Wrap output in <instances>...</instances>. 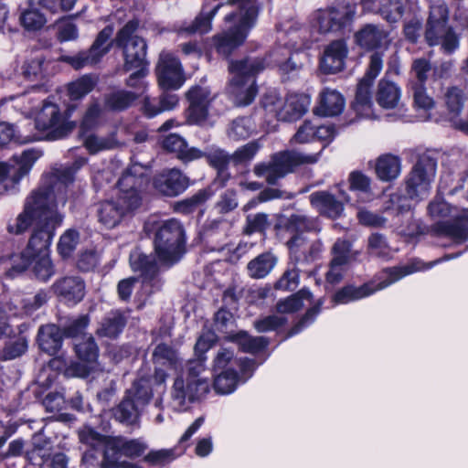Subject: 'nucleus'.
<instances>
[{"mask_svg": "<svg viewBox=\"0 0 468 468\" xmlns=\"http://www.w3.org/2000/svg\"><path fill=\"white\" fill-rule=\"evenodd\" d=\"M87 161V158L80 157L70 166L54 168L45 183L27 197L23 212L8 225L7 229L10 233L21 234L35 223L34 230L24 250L0 259V266L6 277L15 278L28 268L42 282L48 281L55 274L48 248L56 229L63 220L58 207L65 206L67 188L73 182L75 173Z\"/></svg>", "mask_w": 468, "mask_h": 468, "instance_id": "1", "label": "nucleus"}, {"mask_svg": "<svg viewBox=\"0 0 468 468\" xmlns=\"http://www.w3.org/2000/svg\"><path fill=\"white\" fill-rule=\"evenodd\" d=\"M148 182L145 168L141 165H133L118 181L120 194L115 200L105 201L99 205L98 220L106 229L116 227L122 218L141 205L140 190Z\"/></svg>", "mask_w": 468, "mask_h": 468, "instance_id": "2", "label": "nucleus"}, {"mask_svg": "<svg viewBox=\"0 0 468 468\" xmlns=\"http://www.w3.org/2000/svg\"><path fill=\"white\" fill-rule=\"evenodd\" d=\"M274 52L282 61H286L291 55L287 48H274L266 58H246L239 60H230L229 70L231 75L229 80V93L237 106H247L250 104L258 92L255 81V76L262 71L266 67L273 65L276 67Z\"/></svg>", "mask_w": 468, "mask_h": 468, "instance_id": "3", "label": "nucleus"}, {"mask_svg": "<svg viewBox=\"0 0 468 468\" xmlns=\"http://www.w3.org/2000/svg\"><path fill=\"white\" fill-rule=\"evenodd\" d=\"M229 3L237 5L238 9L225 16V21L232 25L212 38L217 52L226 58L244 43L249 32L255 27L260 12L257 0H229Z\"/></svg>", "mask_w": 468, "mask_h": 468, "instance_id": "4", "label": "nucleus"}, {"mask_svg": "<svg viewBox=\"0 0 468 468\" xmlns=\"http://www.w3.org/2000/svg\"><path fill=\"white\" fill-rule=\"evenodd\" d=\"M455 255H447L443 258L430 261L428 263L422 261L421 260L414 259L407 265L386 269L380 273L378 282L374 280L359 287H355L352 285L346 286L335 294L334 301L335 303L345 304L352 301L362 299L373 294L378 291L387 288L406 275L416 271L429 270L434 265L443 261L453 259Z\"/></svg>", "mask_w": 468, "mask_h": 468, "instance_id": "5", "label": "nucleus"}, {"mask_svg": "<svg viewBox=\"0 0 468 468\" xmlns=\"http://www.w3.org/2000/svg\"><path fill=\"white\" fill-rule=\"evenodd\" d=\"M324 148V145L316 154L291 150L275 153L269 162L255 165L253 172L259 177H265L268 184L274 185L279 179L292 173L296 166L317 163Z\"/></svg>", "mask_w": 468, "mask_h": 468, "instance_id": "6", "label": "nucleus"}, {"mask_svg": "<svg viewBox=\"0 0 468 468\" xmlns=\"http://www.w3.org/2000/svg\"><path fill=\"white\" fill-rule=\"evenodd\" d=\"M185 233L176 218L162 221L154 235V250L161 263L171 266L184 254Z\"/></svg>", "mask_w": 468, "mask_h": 468, "instance_id": "7", "label": "nucleus"}, {"mask_svg": "<svg viewBox=\"0 0 468 468\" xmlns=\"http://www.w3.org/2000/svg\"><path fill=\"white\" fill-rule=\"evenodd\" d=\"M356 14L355 3L349 0H336L331 5L314 11L310 23L321 34H336L353 23Z\"/></svg>", "mask_w": 468, "mask_h": 468, "instance_id": "8", "label": "nucleus"}, {"mask_svg": "<svg viewBox=\"0 0 468 468\" xmlns=\"http://www.w3.org/2000/svg\"><path fill=\"white\" fill-rule=\"evenodd\" d=\"M42 102V107L39 111L37 110L35 113L36 132L24 135V143L60 139L70 130L69 125L66 123L65 117L57 104L46 101L45 100H43Z\"/></svg>", "mask_w": 468, "mask_h": 468, "instance_id": "9", "label": "nucleus"}, {"mask_svg": "<svg viewBox=\"0 0 468 468\" xmlns=\"http://www.w3.org/2000/svg\"><path fill=\"white\" fill-rule=\"evenodd\" d=\"M448 10L443 4L431 6L425 30V40L429 46L441 45V49L451 54L459 47V39L448 26Z\"/></svg>", "mask_w": 468, "mask_h": 468, "instance_id": "10", "label": "nucleus"}, {"mask_svg": "<svg viewBox=\"0 0 468 468\" xmlns=\"http://www.w3.org/2000/svg\"><path fill=\"white\" fill-rule=\"evenodd\" d=\"M437 161L429 154H420L406 177V193L415 202L428 197L435 179Z\"/></svg>", "mask_w": 468, "mask_h": 468, "instance_id": "11", "label": "nucleus"}, {"mask_svg": "<svg viewBox=\"0 0 468 468\" xmlns=\"http://www.w3.org/2000/svg\"><path fill=\"white\" fill-rule=\"evenodd\" d=\"M137 28L138 22L131 20L118 31L114 38L116 46L122 49L125 71L147 66V45L143 37L135 35Z\"/></svg>", "mask_w": 468, "mask_h": 468, "instance_id": "12", "label": "nucleus"}, {"mask_svg": "<svg viewBox=\"0 0 468 468\" xmlns=\"http://www.w3.org/2000/svg\"><path fill=\"white\" fill-rule=\"evenodd\" d=\"M310 104V96L303 93H292L283 99L275 90H271L266 93L262 99V106L265 111L283 122H293L300 119L307 112Z\"/></svg>", "mask_w": 468, "mask_h": 468, "instance_id": "13", "label": "nucleus"}, {"mask_svg": "<svg viewBox=\"0 0 468 468\" xmlns=\"http://www.w3.org/2000/svg\"><path fill=\"white\" fill-rule=\"evenodd\" d=\"M383 68L381 54L376 52L370 56L368 68L365 76L357 84L355 100L352 103L353 110L361 117L374 119L377 115L373 110L370 88L374 80L379 75Z\"/></svg>", "mask_w": 468, "mask_h": 468, "instance_id": "14", "label": "nucleus"}, {"mask_svg": "<svg viewBox=\"0 0 468 468\" xmlns=\"http://www.w3.org/2000/svg\"><path fill=\"white\" fill-rule=\"evenodd\" d=\"M40 156V151L28 149L8 162L0 163V192L15 189Z\"/></svg>", "mask_w": 468, "mask_h": 468, "instance_id": "15", "label": "nucleus"}, {"mask_svg": "<svg viewBox=\"0 0 468 468\" xmlns=\"http://www.w3.org/2000/svg\"><path fill=\"white\" fill-rule=\"evenodd\" d=\"M209 391L206 378L176 377L170 391L171 405L174 410H186L189 405L205 396Z\"/></svg>", "mask_w": 468, "mask_h": 468, "instance_id": "16", "label": "nucleus"}, {"mask_svg": "<svg viewBox=\"0 0 468 468\" xmlns=\"http://www.w3.org/2000/svg\"><path fill=\"white\" fill-rule=\"evenodd\" d=\"M189 103L186 110V121L189 124L203 126L207 123L208 112L215 96L208 86L196 84L189 88L186 93Z\"/></svg>", "mask_w": 468, "mask_h": 468, "instance_id": "17", "label": "nucleus"}, {"mask_svg": "<svg viewBox=\"0 0 468 468\" xmlns=\"http://www.w3.org/2000/svg\"><path fill=\"white\" fill-rule=\"evenodd\" d=\"M156 74L160 87L165 90H177L185 82L181 62L168 52L160 54Z\"/></svg>", "mask_w": 468, "mask_h": 468, "instance_id": "18", "label": "nucleus"}, {"mask_svg": "<svg viewBox=\"0 0 468 468\" xmlns=\"http://www.w3.org/2000/svg\"><path fill=\"white\" fill-rule=\"evenodd\" d=\"M188 185V177L176 168L165 170L154 178V188L166 197H176L182 194Z\"/></svg>", "mask_w": 468, "mask_h": 468, "instance_id": "19", "label": "nucleus"}, {"mask_svg": "<svg viewBox=\"0 0 468 468\" xmlns=\"http://www.w3.org/2000/svg\"><path fill=\"white\" fill-rule=\"evenodd\" d=\"M48 299V293L45 291H39L34 296L21 298L20 295H15L10 302L5 304L0 303V306L5 311V323L9 316H17L25 314L32 313L33 311L40 308L47 303Z\"/></svg>", "mask_w": 468, "mask_h": 468, "instance_id": "20", "label": "nucleus"}, {"mask_svg": "<svg viewBox=\"0 0 468 468\" xmlns=\"http://www.w3.org/2000/svg\"><path fill=\"white\" fill-rule=\"evenodd\" d=\"M256 366L252 359L238 358L229 348H220L214 358V370L221 372L225 369L239 370L242 376L250 378Z\"/></svg>", "mask_w": 468, "mask_h": 468, "instance_id": "21", "label": "nucleus"}, {"mask_svg": "<svg viewBox=\"0 0 468 468\" xmlns=\"http://www.w3.org/2000/svg\"><path fill=\"white\" fill-rule=\"evenodd\" d=\"M52 287L55 293L60 298V301L70 305L80 303L85 295V283L78 276L61 278Z\"/></svg>", "mask_w": 468, "mask_h": 468, "instance_id": "22", "label": "nucleus"}, {"mask_svg": "<svg viewBox=\"0 0 468 468\" xmlns=\"http://www.w3.org/2000/svg\"><path fill=\"white\" fill-rule=\"evenodd\" d=\"M442 100L448 110L450 121L452 122L457 129L468 133V119L462 120L457 118L465 101L463 91L456 86L448 87L443 92Z\"/></svg>", "mask_w": 468, "mask_h": 468, "instance_id": "23", "label": "nucleus"}, {"mask_svg": "<svg viewBox=\"0 0 468 468\" xmlns=\"http://www.w3.org/2000/svg\"><path fill=\"white\" fill-rule=\"evenodd\" d=\"M364 12L380 15L389 23L398 22L403 16L402 0H361Z\"/></svg>", "mask_w": 468, "mask_h": 468, "instance_id": "24", "label": "nucleus"}, {"mask_svg": "<svg viewBox=\"0 0 468 468\" xmlns=\"http://www.w3.org/2000/svg\"><path fill=\"white\" fill-rule=\"evenodd\" d=\"M347 47L344 40L331 42L324 50L320 68L324 73H336L344 69Z\"/></svg>", "mask_w": 468, "mask_h": 468, "instance_id": "25", "label": "nucleus"}, {"mask_svg": "<svg viewBox=\"0 0 468 468\" xmlns=\"http://www.w3.org/2000/svg\"><path fill=\"white\" fill-rule=\"evenodd\" d=\"M162 147L170 153L176 154L184 163L202 158L205 154L197 147H188L185 138L177 133H170L162 141Z\"/></svg>", "mask_w": 468, "mask_h": 468, "instance_id": "26", "label": "nucleus"}, {"mask_svg": "<svg viewBox=\"0 0 468 468\" xmlns=\"http://www.w3.org/2000/svg\"><path fill=\"white\" fill-rule=\"evenodd\" d=\"M312 206L326 218L335 219L342 216L344 204L337 200L334 195L326 191H316L310 195Z\"/></svg>", "mask_w": 468, "mask_h": 468, "instance_id": "27", "label": "nucleus"}, {"mask_svg": "<svg viewBox=\"0 0 468 468\" xmlns=\"http://www.w3.org/2000/svg\"><path fill=\"white\" fill-rule=\"evenodd\" d=\"M345 105V98L339 91L324 88L320 92L315 112L322 116H336L343 112Z\"/></svg>", "mask_w": 468, "mask_h": 468, "instance_id": "28", "label": "nucleus"}, {"mask_svg": "<svg viewBox=\"0 0 468 468\" xmlns=\"http://www.w3.org/2000/svg\"><path fill=\"white\" fill-rule=\"evenodd\" d=\"M130 265L134 271H140L144 278V287L147 288L154 281L158 271L157 263L152 256L143 253L139 249H135L130 254Z\"/></svg>", "mask_w": 468, "mask_h": 468, "instance_id": "29", "label": "nucleus"}, {"mask_svg": "<svg viewBox=\"0 0 468 468\" xmlns=\"http://www.w3.org/2000/svg\"><path fill=\"white\" fill-rule=\"evenodd\" d=\"M410 90L413 97V104L419 112V117L421 121L439 122V118L435 117L432 111L435 108V101L429 96L425 85L410 84Z\"/></svg>", "mask_w": 468, "mask_h": 468, "instance_id": "30", "label": "nucleus"}, {"mask_svg": "<svg viewBox=\"0 0 468 468\" xmlns=\"http://www.w3.org/2000/svg\"><path fill=\"white\" fill-rule=\"evenodd\" d=\"M436 230L456 241L466 240L468 239V209H463L454 216L452 222H439L436 225Z\"/></svg>", "mask_w": 468, "mask_h": 468, "instance_id": "31", "label": "nucleus"}, {"mask_svg": "<svg viewBox=\"0 0 468 468\" xmlns=\"http://www.w3.org/2000/svg\"><path fill=\"white\" fill-rule=\"evenodd\" d=\"M146 449V446L138 440H125L122 438H112L108 442V450L105 452L106 458L110 455L117 457L116 455H124L127 457H138L142 455Z\"/></svg>", "mask_w": 468, "mask_h": 468, "instance_id": "32", "label": "nucleus"}, {"mask_svg": "<svg viewBox=\"0 0 468 468\" xmlns=\"http://www.w3.org/2000/svg\"><path fill=\"white\" fill-rule=\"evenodd\" d=\"M355 38L358 46L369 50L380 48L385 44L388 34L379 27L368 24L356 33Z\"/></svg>", "mask_w": 468, "mask_h": 468, "instance_id": "33", "label": "nucleus"}, {"mask_svg": "<svg viewBox=\"0 0 468 468\" xmlns=\"http://www.w3.org/2000/svg\"><path fill=\"white\" fill-rule=\"evenodd\" d=\"M38 345L42 351L50 356L56 355L62 346V334L55 324H46L39 328Z\"/></svg>", "mask_w": 468, "mask_h": 468, "instance_id": "34", "label": "nucleus"}, {"mask_svg": "<svg viewBox=\"0 0 468 468\" xmlns=\"http://www.w3.org/2000/svg\"><path fill=\"white\" fill-rule=\"evenodd\" d=\"M400 96V89L396 83L385 79L379 81L376 94L379 106L384 109H393L398 105Z\"/></svg>", "mask_w": 468, "mask_h": 468, "instance_id": "35", "label": "nucleus"}, {"mask_svg": "<svg viewBox=\"0 0 468 468\" xmlns=\"http://www.w3.org/2000/svg\"><path fill=\"white\" fill-rule=\"evenodd\" d=\"M208 164L218 170V177L225 184L230 177L228 172V165L231 162V154H229L223 149L218 147H210L207 152H203Z\"/></svg>", "mask_w": 468, "mask_h": 468, "instance_id": "36", "label": "nucleus"}, {"mask_svg": "<svg viewBox=\"0 0 468 468\" xmlns=\"http://www.w3.org/2000/svg\"><path fill=\"white\" fill-rule=\"evenodd\" d=\"M376 173L382 181H390L397 178L401 172V161L393 154H383L376 163Z\"/></svg>", "mask_w": 468, "mask_h": 468, "instance_id": "37", "label": "nucleus"}, {"mask_svg": "<svg viewBox=\"0 0 468 468\" xmlns=\"http://www.w3.org/2000/svg\"><path fill=\"white\" fill-rule=\"evenodd\" d=\"M126 320V316L122 312L112 311L101 320L97 333L101 336L116 337L125 326Z\"/></svg>", "mask_w": 468, "mask_h": 468, "instance_id": "38", "label": "nucleus"}, {"mask_svg": "<svg viewBox=\"0 0 468 468\" xmlns=\"http://www.w3.org/2000/svg\"><path fill=\"white\" fill-rule=\"evenodd\" d=\"M248 378L246 376H242L239 370L225 369L216 376L214 389L218 394H230L241 380L246 381Z\"/></svg>", "mask_w": 468, "mask_h": 468, "instance_id": "39", "label": "nucleus"}, {"mask_svg": "<svg viewBox=\"0 0 468 468\" xmlns=\"http://www.w3.org/2000/svg\"><path fill=\"white\" fill-rule=\"evenodd\" d=\"M40 91L43 94L47 92V90L43 87H33L31 90H28L25 93L12 96L10 100L15 101L14 107L20 111L25 115H32L35 114L37 109V104L42 101L40 97H36L35 94Z\"/></svg>", "mask_w": 468, "mask_h": 468, "instance_id": "40", "label": "nucleus"}, {"mask_svg": "<svg viewBox=\"0 0 468 468\" xmlns=\"http://www.w3.org/2000/svg\"><path fill=\"white\" fill-rule=\"evenodd\" d=\"M276 262L277 259L273 254L270 252L260 254L248 263L249 276L253 279H262L271 271Z\"/></svg>", "mask_w": 468, "mask_h": 468, "instance_id": "41", "label": "nucleus"}, {"mask_svg": "<svg viewBox=\"0 0 468 468\" xmlns=\"http://www.w3.org/2000/svg\"><path fill=\"white\" fill-rule=\"evenodd\" d=\"M143 409L131 399L127 395L122 401L114 409L113 416L116 420L126 425L137 423Z\"/></svg>", "mask_w": 468, "mask_h": 468, "instance_id": "42", "label": "nucleus"}, {"mask_svg": "<svg viewBox=\"0 0 468 468\" xmlns=\"http://www.w3.org/2000/svg\"><path fill=\"white\" fill-rule=\"evenodd\" d=\"M153 360L155 365L165 366L175 370L182 366L178 352L165 344L156 346L153 353Z\"/></svg>", "mask_w": 468, "mask_h": 468, "instance_id": "43", "label": "nucleus"}, {"mask_svg": "<svg viewBox=\"0 0 468 468\" xmlns=\"http://www.w3.org/2000/svg\"><path fill=\"white\" fill-rule=\"evenodd\" d=\"M228 338L239 345V348L246 353L255 354L261 351L268 345L263 336H251L245 331H239L235 335H230Z\"/></svg>", "mask_w": 468, "mask_h": 468, "instance_id": "44", "label": "nucleus"}, {"mask_svg": "<svg viewBox=\"0 0 468 468\" xmlns=\"http://www.w3.org/2000/svg\"><path fill=\"white\" fill-rule=\"evenodd\" d=\"M349 189L356 193L357 198L362 203L373 199L370 190V179L359 171H353L348 176Z\"/></svg>", "mask_w": 468, "mask_h": 468, "instance_id": "45", "label": "nucleus"}, {"mask_svg": "<svg viewBox=\"0 0 468 468\" xmlns=\"http://www.w3.org/2000/svg\"><path fill=\"white\" fill-rule=\"evenodd\" d=\"M221 5H215L211 10H202L200 14L195 18V20L180 28V32H186L188 34H205L211 30V21L220 8Z\"/></svg>", "mask_w": 468, "mask_h": 468, "instance_id": "46", "label": "nucleus"}, {"mask_svg": "<svg viewBox=\"0 0 468 468\" xmlns=\"http://www.w3.org/2000/svg\"><path fill=\"white\" fill-rule=\"evenodd\" d=\"M255 130V123L250 117H238L229 123L227 134L233 141H240L249 138Z\"/></svg>", "mask_w": 468, "mask_h": 468, "instance_id": "47", "label": "nucleus"}, {"mask_svg": "<svg viewBox=\"0 0 468 468\" xmlns=\"http://www.w3.org/2000/svg\"><path fill=\"white\" fill-rule=\"evenodd\" d=\"M118 144H119L114 133L103 137L90 133L86 135L83 139V145L90 154H95L101 151L113 149L117 147Z\"/></svg>", "mask_w": 468, "mask_h": 468, "instance_id": "48", "label": "nucleus"}, {"mask_svg": "<svg viewBox=\"0 0 468 468\" xmlns=\"http://www.w3.org/2000/svg\"><path fill=\"white\" fill-rule=\"evenodd\" d=\"M367 252L369 255L383 260H388L393 255V250L390 248L385 235L375 232L367 238Z\"/></svg>", "mask_w": 468, "mask_h": 468, "instance_id": "49", "label": "nucleus"}, {"mask_svg": "<svg viewBox=\"0 0 468 468\" xmlns=\"http://www.w3.org/2000/svg\"><path fill=\"white\" fill-rule=\"evenodd\" d=\"M36 5L28 3V7L22 10L19 16V21L22 27L27 31H37L44 27L47 22L45 16L39 12Z\"/></svg>", "mask_w": 468, "mask_h": 468, "instance_id": "50", "label": "nucleus"}, {"mask_svg": "<svg viewBox=\"0 0 468 468\" xmlns=\"http://www.w3.org/2000/svg\"><path fill=\"white\" fill-rule=\"evenodd\" d=\"M89 324L90 318L87 314L69 318L63 324V334L67 337L75 338L77 342L88 335L85 331Z\"/></svg>", "mask_w": 468, "mask_h": 468, "instance_id": "51", "label": "nucleus"}, {"mask_svg": "<svg viewBox=\"0 0 468 468\" xmlns=\"http://www.w3.org/2000/svg\"><path fill=\"white\" fill-rule=\"evenodd\" d=\"M113 33V27L107 26L101 29L97 35L94 42L90 46V49L93 53L96 58L101 59L111 50L112 46V36Z\"/></svg>", "mask_w": 468, "mask_h": 468, "instance_id": "52", "label": "nucleus"}, {"mask_svg": "<svg viewBox=\"0 0 468 468\" xmlns=\"http://www.w3.org/2000/svg\"><path fill=\"white\" fill-rule=\"evenodd\" d=\"M113 33V27L107 26L101 29L97 35L94 42L90 46V49L93 53L96 58L101 59L111 50L112 46V36Z\"/></svg>", "mask_w": 468, "mask_h": 468, "instance_id": "53", "label": "nucleus"}, {"mask_svg": "<svg viewBox=\"0 0 468 468\" xmlns=\"http://www.w3.org/2000/svg\"><path fill=\"white\" fill-rule=\"evenodd\" d=\"M383 209L394 216L410 215L411 210L410 198L408 195L405 197L399 193H393L384 202Z\"/></svg>", "mask_w": 468, "mask_h": 468, "instance_id": "54", "label": "nucleus"}, {"mask_svg": "<svg viewBox=\"0 0 468 468\" xmlns=\"http://www.w3.org/2000/svg\"><path fill=\"white\" fill-rule=\"evenodd\" d=\"M97 80L91 75H84L68 85V93L72 101L80 100L90 93L95 87Z\"/></svg>", "mask_w": 468, "mask_h": 468, "instance_id": "55", "label": "nucleus"}, {"mask_svg": "<svg viewBox=\"0 0 468 468\" xmlns=\"http://www.w3.org/2000/svg\"><path fill=\"white\" fill-rule=\"evenodd\" d=\"M262 144L261 139L253 140L248 144L239 147L231 154V162L235 165H245L250 163L261 149Z\"/></svg>", "mask_w": 468, "mask_h": 468, "instance_id": "56", "label": "nucleus"}, {"mask_svg": "<svg viewBox=\"0 0 468 468\" xmlns=\"http://www.w3.org/2000/svg\"><path fill=\"white\" fill-rule=\"evenodd\" d=\"M287 245L291 255L294 257L295 261H299L301 255H305L307 252L312 255L314 250L319 251L321 249L320 243L309 246L306 238L303 234H295L292 236L287 241Z\"/></svg>", "mask_w": 468, "mask_h": 468, "instance_id": "57", "label": "nucleus"}, {"mask_svg": "<svg viewBox=\"0 0 468 468\" xmlns=\"http://www.w3.org/2000/svg\"><path fill=\"white\" fill-rule=\"evenodd\" d=\"M288 229L296 234L304 231H319L320 227L317 218H309L303 214H293L289 218Z\"/></svg>", "mask_w": 468, "mask_h": 468, "instance_id": "58", "label": "nucleus"}, {"mask_svg": "<svg viewBox=\"0 0 468 468\" xmlns=\"http://www.w3.org/2000/svg\"><path fill=\"white\" fill-rule=\"evenodd\" d=\"M79 438L81 442L94 449L102 448L104 452L108 450V442L112 441V438L97 432L90 426H84L79 431Z\"/></svg>", "mask_w": 468, "mask_h": 468, "instance_id": "59", "label": "nucleus"}, {"mask_svg": "<svg viewBox=\"0 0 468 468\" xmlns=\"http://www.w3.org/2000/svg\"><path fill=\"white\" fill-rule=\"evenodd\" d=\"M138 96L132 91L118 90L107 96L105 104L113 111H122L132 105Z\"/></svg>", "mask_w": 468, "mask_h": 468, "instance_id": "60", "label": "nucleus"}, {"mask_svg": "<svg viewBox=\"0 0 468 468\" xmlns=\"http://www.w3.org/2000/svg\"><path fill=\"white\" fill-rule=\"evenodd\" d=\"M78 356L87 362H93L98 357L99 349L93 339L89 335L74 344Z\"/></svg>", "mask_w": 468, "mask_h": 468, "instance_id": "61", "label": "nucleus"}, {"mask_svg": "<svg viewBox=\"0 0 468 468\" xmlns=\"http://www.w3.org/2000/svg\"><path fill=\"white\" fill-rule=\"evenodd\" d=\"M60 60L70 65L75 69L93 66L99 62L90 48L74 55H63L60 57Z\"/></svg>", "mask_w": 468, "mask_h": 468, "instance_id": "62", "label": "nucleus"}, {"mask_svg": "<svg viewBox=\"0 0 468 468\" xmlns=\"http://www.w3.org/2000/svg\"><path fill=\"white\" fill-rule=\"evenodd\" d=\"M312 293L307 289H302L297 293L288 297L284 301L279 302L277 310L279 313H292L299 310L303 306V301H310Z\"/></svg>", "mask_w": 468, "mask_h": 468, "instance_id": "63", "label": "nucleus"}, {"mask_svg": "<svg viewBox=\"0 0 468 468\" xmlns=\"http://www.w3.org/2000/svg\"><path fill=\"white\" fill-rule=\"evenodd\" d=\"M126 395L143 409L150 401L153 393L146 382L140 380L133 383Z\"/></svg>", "mask_w": 468, "mask_h": 468, "instance_id": "64", "label": "nucleus"}]
</instances>
